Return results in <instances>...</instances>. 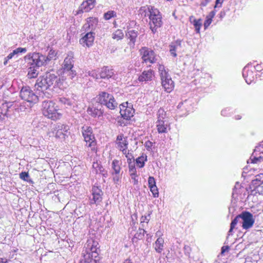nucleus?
Instances as JSON below:
<instances>
[{
    "label": "nucleus",
    "mask_w": 263,
    "mask_h": 263,
    "mask_svg": "<svg viewBox=\"0 0 263 263\" xmlns=\"http://www.w3.org/2000/svg\"><path fill=\"white\" fill-rule=\"evenodd\" d=\"M63 79H61L59 76L55 74L53 71L46 72L43 77H40L36 80L35 87L39 91L43 93L44 96L47 98H50V94L44 91L53 88H61L62 85Z\"/></svg>",
    "instance_id": "nucleus-1"
},
{
    "label": "nucleus",
    "mask_w": 263,
    "mask_h": 263,
    "mask_svg": "<svg viewBox=\"0 0 263 263\" xmlns=\"http://www.w3.org/2000/svg\"><path fill=\"white\" fill-rule=\"evenodd\" d=\"M98 242L92 239H88L85 245V253L83 257L86 263H100L99 252L100 251Z\"/></svg>",
    "instance_id": "nucleus-2"
},
{
    "label": "nucleus",
    "mask_w": 263,
    "mask_h": 263,
    "mask_svg": "<svg viewBox=\"0 0 263 263\" xmlns=\"http://www.w3.org/2000/svg\"><path fill=\"white\" fill-rule=\"evenodd\" d=\"M42 111L44 116L52 120L59 119L61 116V114L58 112V106L50 100L43 101Z\"/></svg>",
    "instance_id": "nucleus-3"
},
{
    "label": "nucleus",
    "mask_w": 263,
    "mask_h": 263,
    "mask_svg": "<svg viewBox=\"0 0 263 263\" xmlns=\"http://www.w3.org/2000/svg\"><path fill=\"white\" fill-rule=\"evenodd\" d=\"M98 20L96 18L89 17L88 18L87 23L84 25V27L86 29L90 28L91 31L87 32L85 35L80 39L79 42L82 46L90 47L92 46L94 40L95 33L91 31L93 28V24H97Z\"/></svg>",
    "instance_id": "nucleus-4"
},
{
    "label": "nucleus",
    "mask_w": 263,
    "mask_h": 263,
    "mask_svg": "<svg viewBox=\"0 0 263 263\" xmlns=\"http://www.w3.org/2000/svg\"><path fill=\"white\" fill-rule=\"evenodd\" d=\"M148 12L150 29L155 33L157 31L158 28L161 27L163 24L162 15L159 11L154 7L149 8Z\"/></svg>",
    "instance_id": "nucleus-5"
},
{
    "label": "nucleus",
    "mask_w": 263,
    "mask_h": 263,
    "mask_svg": "<svg viewBox=\"0 0 263 263\" xmlns=\"http://www.w3.org/2000/svg\"><path fill=\"white\" fill-rule=\"evenodd\" d=\"M73 64L74 60L72 54H68L64 59L63 64L62 78L72 80L76 76L77 72L73 69Z\"/></svg>",
    "instance_id": "nucleus-6"
},
{
    "label": "nucleus",
    "mask_w": 263,
    "mask_h": 263,
    "mask_svg": "<svg viewBox=\"0 0 263 263\" xmlns=\"http://www.w3.org/2000/svg\"><path fill=\"white\" fill-rule=\"evenodd\" d=\"M98 103L105 105L109 109L113 110L118 107V103L114 96L105 91L100 92L97 96Z\"/></svg>",
    "instance_id": "nucleus-7"
},
{
    "label": "nucleus",
    "mask_w": 263,
    "mask_h": 263,
    "mask_svg": "<svg viewBox=\"0 0 263 263\" xmlns=\"http://www.w3.org/2000/svg\"><path fill=\"white\" fill-rule=\"evenodd\" d=\"M25 60L28 65H35L36 67L45 66L48 64L46 60V55L39 52H33L28 54L25 57Z\"/></svg>",
    "instance_id": "nucleus-8"
},
{
    "label": "nucleus",
    "mask_w": 263,
    "mask_h": 263,
    "mask_svg": "<svg viewBox=\"0 0 263 263\" xmlns=\"http://www.w3.org/2000/svg\"><path fill=\"white\" fill-rule=\"evenodd\" d=\"M20 96L22 100L28 102L30 105L36 103L41 97L36 95L33 90L28 86L22 87L20 92Z\"/></svg>",
    "instance_id": "nucleus-9"
},
{
    "label": "nucleus",
    "mask_w": 263,
    "mask_h": 263,
    "mask_svg": "<svg viewBox=\"0 0 263 263\" xmlns=\"http://www.w3.org/2000/svg\"><path fill=\"white\" fill-rule=\"evenodd\" d=\"M139 52L141 55L142 62L149 63L148 66H151V64L156 62L157 60V55L152 49L146 47H143L140 49Z\"/></svg>",
    "instance_id": "nucleus-10"
},
{
    "label": "nucleus",
    "mask_w": 263,
    "mask_h": 263,
    "mask_svg": "<svg viewBox=\"0 0 263 263\" xmlns=\"http://www.w3.org/2000/svg\"><path fill=\"white\" fill-rule=\"evenodd\" d=\"M82 133L86 143V145L93 149L95 148L96 142L95 136L92 134V128L90 126H85L82 128Z\"/></svg>",
    "instance_id": "nucleus-11"
},
{
    "label": "nucleus",
    "mask_w": 263,
    "mask_h": 263,
    "mask_svg": "<svg viewBox=\"0 0 263 263\" xmlns=\"http://www.w3.org/2000/svg\"><path fill=\"white\" fill-rule=\"evenodd\" d=\"M239 217H241V227L243 229L248 230L253 227L255 219L250 212L246 211H242L239 214Z\"/></svg>",
    "instance_id": "nucleus-12"
},
{
    "label": "nucleus",
    "mask_w": 263,
    "mask_h": 263,
    "mask_svg": "<svg viewBox=\"0 0 263 263\" xmlns=\"http://www.w3.org/2000/svg\"><path fill=\"white\" fill-rule=\"evenodd\" d=\"M119 107L120 115L124 119L129 120L134 116L135 109L130 103L124 102L120 105Z\"/></svg>",
    "instance_id": "nucleus-13"
},
{
    "label": "nucleus",
    "mask_w": 263,
    "mask_h": 263,
    "mask_svg": "<svg viewBox=\"0 0 263 263\" xmlns=\"http://www.w3.org/2000/svg\"><path fill=\"white\" fill-rule=\"evenodd\" d=\"M102 108V106L98 103L91 107H89L87 111L89 115L93 118L100 117L103 115L104 112Z\"/></svg>",
    "instance_id": "nucleus-14"
},
{
    "label": "nucleus",
    "mask_w": 263,
    "mask_h": 263,
    "mask_svg": "<svg viewBox=\"0 0 263 263\" xmlns=\"http://www.w3.org/2000/svg\"><path fill=\"white\" fill-rule=\"evenodd\" d=\"M250 64L246 66L242 71V76L245 79L246 83L248 84H251L255 80V76L252 69H250Z\"/></svg>",
    "instance_id": "nucleus-15"
},
{
    "label": "nucleus",
    "mask_w": 263,
    "mask_h": 263,
    "mask_svg": "<svg viewBox=\"0 0 263 263\" xmlns=\"http://www.w3.org/2000/svg\"><path fill=\"white\" fill-rule=\"evenodd\" d=\"M117 143L118 147L123 154H126V149L128 144L127 138L124 137L123 134H120L117 137Z\"/></svg>",
    "instance_id": "nucleus-16"
},
{
    "label": "nucleus",
    "mask_w": 263,
    "mask_h": 263,
    "mask_svg": "<svg viewBox=\"0 0 263 263\" xmlns=\"http://www.w3.org/2000/svg\"><path fill=\"white\" fill-rule=\"evenodd\" d=\"M170 52L174 57H177V52H180L182 50V41L177 40L172 42L170 45Z\"/></svg>",
    "instance_id": "nucleus-17"
},
{
    "label": "nucleus",
    "mask_w": 263,
    "mask_h": 263,
    "mask_svg": "<svg viewBox=\"0 0 263 263\" xmlns=\"http://www.w3.org/2000/svg\"><path fill=\"white\" fill-rule=\"evenodd\" d=\"M138 35V32L135 30H128L126 33V36L128 40V45L130 48L134 49Z\"/></svg>",
    "instance_id": "nucleus-18"
},
{
    "label": "nucleus",
    "mask_w": 263,
    "mask_h": 263,
    "mask_svg": "<svg viewBox=\"0 0 263 263\" xmlns=\"http://www.w3.org/2000/svg\"><path fill=\"white\" fill-rule=\"evenodd\" d=\"M161 79L162 82V85L165 91H166L167 92H171L174 87V83L169 74L165 76V77L161 78Z\"/></svg>",
    "instance_id": "nucleus-19"
},
{
    "label": "nucleus",
    "mask_w": 263,
    "mask_h": 263,
    "mask_svg": "<svg viewBox=\"0 0 263 263\" xmlns=\"http://www.w3.org/2000/svg\"><path fill=\"white\" fill-rule=\"evenodd\" d=\"M92 195L93 196L91 204H99L102 199V191L98 187H93L92 189Z\"/></svg>",
    "instance_id": "nucleus-20"
},
{
    "label": "nucleus",
    "mask_w": 263,
    "mask_h": 263,
    "mask_svg": "<svg viewBox=\"0 0 263 263\" xmlns=\"http://www.w3.org/2000/svg\"><path fill=\"white\" fill-rule=\"evenodd\" d=\"M99 79H109L111 78L114 72L113 69L109 68L108 66H104L99 71Z\"/></svg>",
    "instance_id": "nucleus-21"
},
{
    "label": "nucleus",
    "mask_w": 263,
    "mask_h": 263,
    "mask_svg": "<svg viewBox=\"0 0 263 263\" xmlns=\"http://www.w3.org/2000/svg\"><path fill=\"white\" fill-rule=\"evenodd\" d=\"M154 71L149 69L143 71L139 76L138 80L142 82H147L153 80L154 77Z\"/></svg>",
    "instance_id": "nucleus-22"
},
{
    "label": "nucleus",
    "mask_w": 263,
    "mask_h": 263,
    "mask_svg": "<svg viewBox=\"0 0 263 263\" xmlns=\"http://www.w3.org/2000/svg\"><path fill=\"white\" fill-rule=\"evenodd\" d=\"M95 0H87L83 2L79 8V10L86 12L89 11L95 7Z\"/></svg>",
    "instance_id": "nucleus-23"
},
{
    "label": "nucleus",
    "mask_w": 263,
    "mask_h": 263,
    "mask_svg": "<svg viewBox=\"0 0 263 263\" xmlns=\"http://www.w3.org/2000/svg\"><path fill=\"white\" fill-rule=\"evenodd\" d=\"M92 168L95 170L96 174L100 173L105 177L107 176V171L98 162H93L92 164Z\"/></svg>",
    "instance_id": "nucleus-24"
},
{
    "label": "nucleus",
    "mask_w": 263,
    "mask_h": 263,
    "mask_svg": "<svg viewBox=\"0 0 263 263\" xmlns=\"http://www.w3.org/2000/svg\"><path fill=\"white\" fill-rule=\"evenodd\" d=\"M27 77L29 79L35 78L37 77L39 74L37 69L39 67H36L35 65H28Z\"/></svg>",
    "instance_id": "nucleus-25"
},
{
    "label": "nucleus",
    "mask_w": 263,
    "mask_h": 263,
    "mask_svg": "<svg viewBox=\"0 0 263 263\" xmlns=\"http://www.w3.org/2000/svg\"><path fill=\"white\" fill-rule=\"evenodd\" d=\"M165 123L166 121L165 120L157 121L156 122L157 130L159 134L167 133V123Z\"/></svg>",
    "instance_id": "nucleus-26"
},
{
    "label": "nucleus",
    "mask_w": 263,
    "mask_h": 263,
    "mask_svg": "<svg viewBox=\"0 0 263 263\" xmlns=\"http://www.w3.org/2000/svg\"><path fill=\"white\" fill-rule=\"evenodd\" d=\"M155 251L159 253H161L164 248V239L161 237H158L155 241Z\"/></svg>",
    "instance_id": "nucleus-27"
},
{
    "label": "nucleus",
    "mask_w": 263,
    "mask_h": 263,
    "mask_svg": "<svg viewBox=\"0 0 263 263\" xmlns=\"http://www.w3.org/2000/svg\"><path fill=\"white\" fill-rule=\"evenodd\" d=\"M147 161V156L142 155L141 156L139 157L136 159V163L137 166L142 168L145 165V162Z\"/></svg>",
    "instance_id": "nucleus-28"
},
{
    "label": "nucleus",
    "mask_w": 263,
    "mask_h": 263,
    "mask_svg": "<svg viewBox=\"0 0 263 263\" xmlns=\"http://www.w3.org/2000/svg\"><path fill=\"white\" fill-rule=\"evenodd\" d=\"M111 167L115 174H119L121 170L120 162L119 160H114L111 163Z\"/></svg>",
    "instance_id": "nucleus-29"
},
{
    "label": "nucleus",
    "mask_w": 263,
    "mask_h": 263,
    "mask_svg": "<svg viewBox=\"0 0 263 263\" xmlns=\"http://www.w3.org/2000/svg\"><path fill=\"white\" fill-rule=\"evenodd\" d=\"M261 176L258 175L256 177V178L253 180L250 184V188L252 189L254 187L261 185L263 184V180H261Z\"/></svg>",
    "instance_id": "nucleus-30"
},
{
    "label": "nucleus",
    "mask_w": 263,
    "mask_h": 263,
    "mask_svg": "<svg viewBox=\"0 0 263 263\" xmlns=\"http://www.w3.org/2000/svg\"><path fill=\"white\" fill-rule=\"evenodd\" d=\"M192 24L195 28L196 32L197 33H199L200 28L201 26H202V20L201 18H199L198 20L194 18L193 20Z\"/></svg>",
    "instance_id": "nucleus-31"
},
{
    "label": "nucleus",
    "mask_w": 263,
    "mask_h": 263,
    "mask_svg": "<svg viewBox=\"0 0 263 263\" xmlns=\"http://www.w3.org/2000/svg\"><path fill=\"white\" fill-rule=\"evenodd\" d=\"M124 33L122 30L117 29L113 34L112 38L117 40H120L123 39Z\"/></svg>",
    "instance_id": "nucleus-32"
},
{
    "label": "nucleus",
    "mask_w": 263,
    "mask_h": 263,
    "mask_svg": "<svg viewBox=\"0 0 263 263\" xmlns=\"http://www.w3.org/2000/svg\"><path fill=\"white\" fill-rule=\"evenodd\" d=\"M57 55V52L53 49H50L48 52V55L46 56V60H47L48 64L49 63L50 61L52 60L55 59Z\"/></svg>",
    "instance_id": "nucleus-33"
},
{
    "label": "nucleus",
    "mask_w": 263,
    "mask_h": 263,
    "mask_svg": "<svg viewBox=\"0 0 263 263\" xmlns=\"http://www.w3.org/2000/svg\"><path fill=\"white\" fill-rule=\"evenodd\" d=\"M117 13L115 11H108L104 14V18L105 20H109L112 17H116Z\"/></svg>",
    "instance_id": "nucleus-34"
},
{
    "label": "nucleus",
    "mask_w": 263,
    "mask_h": 263,
    "mask_svg": "<svg viewBox=\"0 0 263 263\" xmlns=\"http://www.w3.org/2000/svg\"><path fill=\"white\" fill-rule=\"evenodd\" d=\"M145 232V231L143 229L139 228L138 231L135 234L134 238H136L139 240L142 239L144 237Z\"/></svg>",
    "instance_id": "nucleus-35"
},
{
    "label": "nucleus",
    "mask_w": 263,
    "mask_h": 263,
    "mask_svg": "<svg viewBox=\"0 0 263 263\" xmlns=\"http://www.w3.org/2000/svg\"><path fill=\"white\" fill-rule=\"evenodd\" d=\"M166 117V113L164 109L160 108L157 112V121H164V119Z\"/></svg>",
    "instance_id": "nucleus-36"
},
{
    "label": "nucleus",
    "mask_w": 263,
    "mask_h": 263,
    "mask_svg": "<svg viewBox=\"0 0 263 263\" xmlns=\"http://www.w3.org/2000/svg\"><path fill=\"white\" fill-rule=\"evenodd\" d=\"M252 193L254 194L258 193L260 195H263V185L257 186L251 189Z\"/></svg>",
    "instance_id": "nucleus-37"
},
{
    "label": "nucleus",
    "mask_w": 263,
    "mask_h": 263,
    "mask_svg": "<svg viewBox=\"0 0 263 263\" xmlns=\"http://www.w3.org/2000/svg\"><path fill=\"white\" fill-rule=\"evenodd\" d=\"M59 101L62 104L67 105L68 106H71L74 103V101L73 100H70L66 98H60Z\"/></svg>",
    "instance_id": "nucleus-38"
},
{
    "label": "nucleus",
    "mask_w": 263,
    "mask_h": 263,
    "mask_svg": "<svg viewBox=\"0 0 263 263\" xmlns=\"http://www.w3.org/2000/svg\"><path fill=\"white\" fill-rule=\"evenodd\" d=\"M151 7V6L141 7L139 9V13L141 14V15L144 16V17H145L147 15H148V9Z\"/></svg>",
    "instance_id": "nucleus-39"
},
{
    "label": "nucleus",
    "mask_w": 263,
    "mask_h": 263,
    "mask_svg": "<svg viewBox=\"0 0 263 263\" xmlns=\"http://www.w3.org/2000/svg\"><path fill=\"white\" fill-rule=\"evenodd\" d=\"M158 70L160 73L161 78H162L168 75L167 72L166 71L165 67L163 65L159 64L158 67Z\"/></svg>",
    "instance_id": "nucleus-40"
},
{
    "label": "nucleus",
    "mask_w": 263,
    "mask_h": 263,
    "mask_svg": "<svg viewBox=\"0 0 263 263\" xmlns=\"http://www.w3.org/2000/svg\"><path fill=\"white\" fill-rule=\"evenodd\" d=\"M87 74L89 76L92 77L93 78L96 79H99V72H97L95 70H92L91 71H88V72H86V75Z\"/></svg>",
    "instance_id": "nucleus-41"
},
{
    "label": "nucleus",
    "mask_w": 263,
    "mask_h": 263,
    "mask_svg": "<svg viewBox=\"0 0 263 263\" xmlns=\"http://www.w3.org/2000/svg\"><path fill=\"white\" fill-rule=\"evenodd\" d=\"M151 192L152 193L154 197H158L159 196V192L156 185L152 186L149 187Z\"/></svg>",
    "instance_id": "nucleus-42"
},
{
    "label": "nucleus",
    "mask_w": 263,
    "mask_h": 263,
    "mask_svg": "<svg viewBox=\"0 0 263 263\" xmlns=\"http://www.w3.org/2000/svg\"><path fill=\"white\" fill-rule=\"evenodd\" d=\"M241 223V217H239V214L236 216L235 218L232 221L231 223V225H232V227H235L236 225L238 223Z\"/></svg>",
    "instance_id": "nucleus-43"
},
{
    "label": "nucleus",
    "mask_w": 263,
    "mask_h": 263,
    "mask_svg": "<svg viewBox=\"0 0 263 263\" xmlns=\"http://www.w3.org/2000/svg\"><path fill=\"white\" fill-rule=\"evenodd\" d=\"M148 187H150L152 186L156 185L155 178L152 176H149L148 179Z\"/></svg>",
    "instance_id": "nucleus-44"
},
{
    "label": "nucleus",
    "mask_w": 263,
    "mask_h": 263,
    "mask_svg": "<svg viewBox=\"0 0 263 263\" xmlns=\"http://www.w3.org/2000/svg\"><path fill=\"white\" fill-rule=\"evenodd\" d=\"M58 128H60L61 130H62L64 133L66 134L69 130V127L67 125L64 124H59L58 125Z\"/></svg>",
    "instance_id": "nucleus-45"
},
{
    "label": "nucleus",
    "mask_w": 263,
    "mask_h": 263,
    "mask_svg": "<svg viewBox=\"0 0 263 263\" xmlns=\"http://www.w3.org/2000/svg\"><path fill=\"white\" fill-rule=\"evenodd\" d=\"M29 177V174L27 172H23L20 174V178L24 181H27Z\"/></svg>",
    "instance_id": "nucleus-46"
},
{
    "label": "nucleus",
    "mask_w": 263,
    "mask_h": 263,
    "mask_svg": "<svg viewBox=\"0 0 263 263\" xmlns=\"http://www.w3.org/2000/svg\"><path fill=\"white\" fill-rule=\"evenodd\" d=\"M27 49L26 48L18 47L13 50V53L16 55L19 53H25Z\"/></svg>",
    "instance_id": "nucleus-47"
},
{
    "label": "nucleus",
    "mask_w": 263,
    "mask_h": 263,
    "mask_svg": "<svg viewBox=\"0 0 263 263\" xmlns=\"http://www.w3.org/2000/svg\"><path fill=\"white\" fill-rule=\"evenodd\" d=\"M57 132L55 135V136L59 138H64L66 135L65 133L62 132V130H60V128L57 127Z\"/></svg>",
    "instance_id": "nucleus-48"
},
{
    "label": "nucleus",
    "mask_w": 263,
    "mask_h": 263,
    "mask_svg": "<svg viewBox=\"0 0 263 263\" xmlns=\"http://www.w3.org/2000/svg\"><path fill=\"white\" fill-rule=\"evenodd\" d=\"M144 145L146 149L149 151L152 150V147L153 145V143L151 142L150 141H147L146 142H145Z\"/></svg>",
    "instance_id": "nucleus-49"
},
{
    "label": "nucleus",
    "mask_w": 263,
    "mask_h": 263,
    "mask_svg": "<svg viewBox=\"0 0 263 263\" xmlns=\"http://www.w3.org/2000/svg\"><path fill=\"white\" fill-rule=\"evenodd\" d=\"M129 171L130 172V174H137L135 163H133V165H129Z\"/></svg>",
    "instance_id": "nucleus-50"
},
{
    "label": "nucleus",
    "mask_w": 263,
    "mask_h": 263,
    "mask_svg": "<svg viewBox=\"0 0 263 263\" xmlns=\"http://www.w3.org/2000/svg\"><path fill=\"white\" fill-rule=\"evenodd\" d=\"M212 21V19H211V18H209L206 16V20L205 21L204 23V27L205 29H206L209 27V26L211 24Z\"/></svg>",
    "instance_id": "nucleus-51"
},
{
    "label": "nucleus",
    "mask_w": 263,
    "mask_h": 263,
    "mask_svg": "<svg viewBox=\"0 0 263 263\" xmlns=\"http://www.w3.org/2000/svg\"><path fill=\"white\" fill-rule=\"evenodd\" d=\"M132 179L133 180L134 184H137L138 183V176L137 174H130Z\"/></svg>",
    "instance_id": "nucleus-52"
},
{
    "label": "nucleus",
    "mask_w": 263,
    "mask_h": 263,
    "mask_svg": "<svg viewBox=\"0 0 263 263\" xmlns=\"http://www.w3.org/2000/svg\"><path fill=\"white\" fill-rule=\"evenodd\" d=\"M150 217V215H148L147 216H142L141 217V219H140V220H141V223H143V222H148L149 220V217Z\"/></svg>",
    "instance_id": "nucleus-53"
},
{
    "label": "nucleus",
    "mask_w": 263,
    "mask_h": 263,
    "mask_svg": "<svg viewBox=\"0 0 263 263\" xmlns=\"http://www.w3.org/2000/svg\"><path fill=\"white\" fill-rule=\"evenodd\" d=\"M126 158L127 159V163H128V165H133V164L134 163V158L132 155H130V157L126 156Z\"/></svg>",
    "instance_id": "nucleus-54"
},
{
    "label": "nucleus",
    "mask_w": 263,
    "mask_h": 263,
    "mask_svg": "<svg viewBox=\"0 0 263 263\" xmlns=\"http://www.w3.org/2000/svg\"><path fill=\"white\" fill-rule=\"evenodd\" d=\"M230 110V109L229 108H226L222 110V111L221 112V115H222L223 116H227L230 115V114L228 112Z\"/></svg>",
    "instance_id": "nucleus-55"
},
{
    "label": "nucleus",
    "mask_w": 263,
    "mask_h": 263,
    "mask_svg": "<svg viewBox=\"0 0 263 263\" xmlns=\"http://www.w3.org/2000/svg\"><path fill=\"white\" fill-rule=\"evenodd\" d=\"M223 2V0H216L215 2V5L214 6V8H216L217 7H220L221 6V5Z\"/></svg>",
    "instance_id": "nucleus-56"
},
{
    "label": "nucleus",
    "mask_w": 263,
    "mask_h": 263,
    "mask_svg": "<svg viewBox=\"0 0 263 263\" xmlns=\"http://www.w3.org/2000/svg\"><path fill=\"white\" fill-rule=\"evenodd\" d=\"M261 159V157H254L252 159V162L253 163H257L258 161H259L260 160V159Z\"/></svg>",
    "instance_id": "nucleus-57"
},
{
    "label": "nucleus",
    "mask_w": 263,
    "mask_h": 263,
    "mask_svg": "<svg viewBox=\"0 0 263 263\" xmlns=\"http://www.w3.org/2000/svg\"><path fill=\"white\" fill-rule=\"evenodd\" d=\"M229 250V247L228 246H223L221 248V253L223 254L225 252L228 251Z\"/></svg>",
    "instance_id": "nucleus-58"
},
{
    "label": "nucleus",
    "mask_w": 263,
    "mask_h": 263,
    "mask_svg": "<svg viewBox=\"0 0 263 263\" xmlns=\"http://www.w3.org/2000/svg\"><path fill=\"white\" fill-rule=\"evenodd\" d=\"M120 177L119 174H116V175L113 177V180L115 183H117L120 180Z\"/></svg>",
    "instance_id": "nucleus-59"
},
{
    "label": "nucleus",
    "mask_w": 263,
    "mask_h": 263,
    "mask_svg": "<svg viewBox=\"0 0 263 263\" xmlns=\"http://www.w3.org/2000/svg\"><path fill=\"white\" fill-rule=\"evenodd\" d=\"M184 249L185 253H187V254L190 253V252L191 251V248L189 246L185 245L184 247Z\"/></svg>",
    "instance_id": "nucleus-60"
},
{
    "label": "nucleus",
    "mask_w": 263,
    "mask_h": 263,
    "mask_svg": "<svg viewBox=\"0 0 263 263\" xmlns=\"http://www.w3.org/2000/svg\"><path fill=\"white\" fill-rule=\"evenodd\" d=\"M252 69H255V70H256L257 71H261V70H262L261 68L260 65H259L258 64H257L256 66H253L252 67Z\"/></svg>",
    "instance_id": "nucleus-61"
},
{
    "label": "nucleus",
    "mask_w": 263,
    "mask_h": 263,
    "mask_svg": "<svg viewBox=\"0 0 263 263\" xmlns=\"http://www.w3.org/2000/svg\"><path fill=\"white\" fill-rule=\"evenodd\" d=\"M216 12L215 11H212L209 14V15L207 16L208 17L211 18L212 19L214 16L215 15Z\"/></svg>",
    "instance_id": "nucleus-62"
},
{
    "label": "nucleus",
    "mask_w": 263,
    "mask_h": 263,
    "mask_svg": "<svg viewBox=\"0 0 263 263\" xmlns=\"http://www.w3.org/2000/svg\"><path fill=\"white\" fill-rule=\"evenodd\" d=\"M15 53H13V51L11 52L10 53H9L7 57V60H9L10 59H11L14 55H15Z\"/></svg>",
    "instance_id": "nucleus-63"
},
{
    "label": "nucleus",
    "mask_w": 263,
    "mask_h": 263,
    "mask_svg": "<svg viewBox=\"0 0 263 263\" xmlns=\"http://www.w3.org/2000/svg\"><path fill=\"white\" fill-rule=\"evenodd\" d=\"M210 1H208V0H204L203 2H201V5L202 6H206V5L210 2Z\"/></svg>",
    "instance_id": "nucleus-64"
}]
</instances>
